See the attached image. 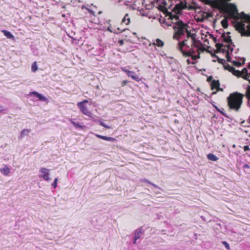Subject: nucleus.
Masks as SVG:
<instances>
[{
	"instance_id": "0eeeda50",
	"label": "nucleus",
	"mask_w": 250,
	"mask_h": 250,
	"mask_svg": "<svg viewBox=\"0 0 250 250\" xmlns=\"http://www.w3.org/2000/svg\"><path fill=\"white\" fill-rule=\"evenodd\" d=\"M122 69L127 74L128 77H131L133 80L137 82H139L141 81V79L135 74L134 72L127 70L124 69Z\"/></svg>"
},
{
	"instance_id": "7c9ffc66",
	"label": "nucleus",
	"mask_w": 250,
	"mask_h": 250,
	"mask_svg": "<svg viewBox=\"0 0 250 250\" xmlns=\"http://www.w3.org/2000/svg\"><path fill=\"white\" fill-rule=\"evenodd\" d=\"M212 105L217 111H220V109L217 106L214 104H212Z\"/></svg>"
},
{
	"instance_id": "473e14b6",
	"label": "nucleus",
	"mask_w": 250,
	"mask_h": 250,
	"mask_svg": "<svg viewBox=\"0 0 250 250\" xmlns=\"http://www.w3.org/2000/svg\"><path fill=\"white\" fill-rule=\"evenodd\" d=\"M119 43L120 45H123V44H124L123 40H120L119 42Z\"/></svg>"
},
{
	"instance_id": "2f4dec72",
	"label": "nucleus",
	"mask_w": 250,
	"mask_h": 250,
	"mask_svg": "<svg viewBox=\"0 0 250 250\" xmlns=\"http://www.w3.org/2000/svg\"><path fill=\"white\" fill-rule=\"evenodd\" d=\"M219 112H220V113L222 115H223V116H225V117H226V116H226V114H225V113L223 111H222L221 110H220V111H219Z\"/></svg>"
},
{
	"instance_id": "a211bd4d",
	"label": "nucleus",
	"mask_w": 250,
	"mask_h": 250,
	"mask_svg": "<svg viewBox=\"0 0 250 250\" xmlns=\"http://www.w3.org/2000/svg\"><path fill=\"white\" fill-rule=\"evenodd\" d=\"M207 158L208 160L212 161H216L218 160V158L212 153H209L207 155Z\"/></svg>"
},
{
	"instance_id": "37998d69",
	"label": "nucleus",
	"mask_w": 250,
	"mask_h": 250,
	"mask_svg": "<svg viewBox=\"0 0 250 250\" xmlns=\"http://www.w3.org/2000/svg\"><path fill=\"white\" fill-rule=\"evenodd\" d=\"M216 92H213L212 93V94H216Z\"/></svg>"
},
{
	"instance_id": "b1692460",
	"label": "nucleus",
	"mask_w": 250,
	"mask_h": 250,
	"mask_svg": "<svg viewBox=\"0 0 250 250\" xmlns=\"http://www.w3.org/2000/svg\"><path fill=\"white\" fill-rule=\"evenodd\" d=\"M125 30V29L121 30L119 28H113V30L111 31V33H114L115 34H119L121 33L122 31Z\"/></svg>"
},
{
	"instance_id": "f704fd0d",
	"label": "nucleus",
	"mask_w": 250,
	"mask_h": 250,
	"mask_svg": "<svg viewBox=\"0 0 250 250\" xmlns=\"http://www.w3.org/2000/svg\"><path fill=\"white\" fill-rule=\"evenodd\" d=\"M142 181H143V182H145L147 183H148V184L150 183V182H149L148 180L146 179H143Z\"/></svg>"
},
{
	"instance_id": "4c0bfd02",
	"label": "nucleus",
	"mask_w": 250,
	"mask_h": 250,
	"mask_svg": "<svg viewBox=\"0 0 250 250\" xmlns=\"http://www.w3.org/2000/svg\"><path fill=\"white\" fill-rule=\"evenodd\" d=\"M3 110L4 109L3 106L0 105V112L3 111Z\"/></svg>"
},
{
	"instance_id": "aec40b11",
	"label": "nucleus",
	"mask_w": 250,
	"mask_h": 250,
	"mask_svg": "<svg viewBox=\"0 0 250 250\" xmlns=\"http://www.w3.org/2000/svg\"><path fill=\"white\" fill-rule=\"evenodd\" d=\"M30 130L28 129H23L21 133V135L20 136V138H22L25 136L28 135V133L30 132Z\"/></svg>"
},
{
	"instance_id": "c9c22d12",
	"label": "nucleus",
	"mask_w": 250,
	"mask_h": 250,
	"mask_svg": "<svg viewBox=\"0 0 250 250\" xmlns=\"http://www.w3.org/2000/svg\"><path fill=\"white\" fill-rule=\"evenodd\" d=\"M149 184L151 185L152 186H153L155 188H158V186L153 183H152L150 182V183H149Z\"/></svg>"
},
{
	"instance_id": "ddd939ff",
	"label": "nucleus",
	"mask_w": 250,
	"mask_h": 250,
	"mask_svg": "<svg viewBox=\"0 0 250 250\" xmlns=\"http://www.w3.org/2000/svg\"><path fill=\"white\" fill-rule=\"evenodd\" d=\"M31 94L35 95L40 100L42 101H46L47 100V99L45 96H44L42 94L38 93L37 92L34 91L31 92Z\"/></svg>"
},
{
	"instance_id": "e433bc0d",
	"label": "nucleus",
	"mask_w": 250,
	"mask_h": 250,
	"mask_svg": "<svg viewBox=\"0 0 250 250\" xmlns=\"http://www.w3.org/2000/svg\"><path fill=\"white\" fill-rule=\"evenodd\" d=\"M107 30L111 33V31L113 30V28L111 29L110 27H108L107 28Z\"/></svg>"
},
{
	"instance_id": "c756f323",
	"label": "nucleus",
	"mask_w": 250,
	"mask_h": 250,
	"mask_svg": "<svg viewBox=\"0 0 250 250\" xmlns=\"http://www.w3.org/2000/svg\"><path fill=\"white\" fill-rule=\"evenodd\" d=\"M244 150L245 151H246L250 150V148L249 147V146H244Z\"/></svg>"
},
{
	"instance_id": "58836bf2",
	"label": "nucleus",
	"mask_w": 250,
	"mask_h": 250,
	"mask_svg": "<svg viewBox=\"0 0 250 250\" xmlns=\"http://www.w3.org/2000/svg\"><path fill=\"white\" fill-rule=\"evenodd\" d=\"M244 167L245 168H246V167H247V168H248V167H249V165H248L247 164H246V165H244Z\"/></svg>"
},
{
	"instance_id": "4be33fe9",
	"label": "nucleus",
	"mask_w": 250,
	"mask_h": 250,
	"mask_svg": "<svg viewBox=\"0 0 250 250\" xmlns=\"http://www.w3.org/2000/svg\"><path fill=\"white\" fill-rule=\"evenodd\" d=\"M31 70L33 72H35L38 70V66L36 62H34L32 64Z\"/></svg>"
},
{
	"instance_id": "72a5a7b5",
	"label": "nucleus",
	"mask_w": 250,
	"mask_h": 250,
	"mask_svg": "<svg viewBox=\"0 0 250 250\" xmlns=\"http://www.w3.org/2000/svg\"><path fill=\"white\" fill-rule=\"evenodd\" d=\"M80 103H82V104H85V103H87L88 101L87 100H84L83 102H81Z\"/></svg>"
},
{
	"instance_id": "9b49d317",
	"label": "nucleus",
	"mask_w": 250,
	"mask_h": 250,
	"mask_svg": "<svg viewBox=\"0 0 250 250\" xmlns=\"http://www.w3.org/2000/svg\"><path fill=\"white\" fill-rule=\"evenodd\" d=\"M142 234V232L141 231V229H138L135 230L134 233V238L133 243L136 244V240L139 239Z\"/></svg>"
},
{
	"instance_id": "1a4fd4ad",
	"label": "nucleus",
	"mask_w": 250,
	"mask_h": 250,
	"mask_svg": "<svg viewBox=\"0 0 250 250\" xmlns=\"http://www.w3.org/2000/svg\"><path fill=\"white\" fill-rule=\"evenodd\" d=\"M223 38V40L225 42L228 43V49H230L231 51H232L233 49L230 48V44H232L231 40L230 39V37L229 35H223L222 36Z\"/></svg>"
},
{
	"instance_id": "4468645a",
	"label": "nucleus",
	"mask_w": 250,
	"mask_h": 250,
	"mask_svg": "<svg viewBox=\"0 0 250 250\" xmlns=\"http://www.w3.org/2000/svg\"><path fill=\"white\" fill-rule=\"evenodd\" d=\"M0 172L4 175H8L10 172V169L6 166L2 168H0Z\"/></svg>"
},
{
	"instance_id": "393cba45",
	"label": "nucleus",
	"mask_w": 250,
	"mask_h": 250,
	"mask_svg": "<svg viewBox=\"0 0 250 250\" xmlns=\"http://www.w3.org/2000/svg\"><path fill=\"white\" fill-rule=\"evenodd\" d=\"M221 23L222 24V26L224 28H227L228 27V21L226 19L223 20L221 21Z\"/></svg>"
},
{
	"instance_id": "423d86ee",
	"label": "nucleus",
	"mask_w": 250,
	"mask_h": 250,
	"mask_svg": "<svg viewBox=\"0 0 250 250\" xmlns=\"http://www.w3.org/2000/svg\"><path fill=\"white\" fill-rule=\"evenodd\" d=\"M77 106L79 108L80 111L84 115L87 116L88 117H91L92 116V113L87 107L82 104V103H78Z\"/></svg>"
},
{
	"instance_id": "f8f14e48",
	"label": "nucleus",
	"mask_w": 250,
	"mask_h": 250,
	"mask_svg": "<svg viewBox=\"0 0 250 250\" xmlns=\"http://www.w3.org/2000/svg\"><path fill=\"white\" fill-rule=\"evenodd\" d=\"M219 85L220 83L218 81L213 80L211 83V89L213 90L214 89H216L217 91L221 90V89L219 87Z\"/></svg>"
},
{
	"instance_id": "20e7f679",
	"label": "nucleus",
	"mask_w": 250,
	"mask_h": 250,
	"mask_svg": "<svg viewBox=\"0 0 250 250\" xmlns=\"http://www.w3.org/2000/svg\"><path fill=\"white\" fill-rule=\"evenodd\" d=\"M244 95L238 92L230 94L227 98L228 105L230 110L239 112L243 103Z\"/></svg>"
},
{
	"instance_id": "bb28decb",
	"label": "nucleus",
	"mask_w": 250,
	"mask_h": 250,
	"mask_svg": "<svg viewBox=\"0 0 250 250\" xmlns=\"http://www.w3.org/2000/svg\"><path fill=\"white\" fill-rule=\"evenodd\" d=\"M100 125L106 128H110V127L108 125H105L104 122H103L102 121H100Z\"/></svg>"
},
{
	"instance_id": "a19ab883",
	"label": "nucleus",
	"mask_w": 250,
	"mask_h": 250,
	"mask_svg": "<svg viewBox=\"0 0 250 250\" xmlns=\"http://www.w3.org/2000/svg\"><path fill=\"white\" fill-rule=\"evenodd\" d=\"M201 218H202V219L203 220H204V221H205V220H205V217H203V216H201Z\"/></svg>"
},
{
	"instance_id": "c85d7f7f",
	"label": "nucleus",
	"mask_w": 250,
	"mask_h": 250,
	"mask_svg": "<svg viewBox=\"0 0 250 250\" xmlns=\"http://www.w3.org/2000/svg\"><path fill=\"white\" fill-rule=\"evenodd\" d=\"M128 83V81L126 80H124L122 82V86H125Z\"/></svg>"
},
{
	"instance_id": "79ce46f5",
	"label": "nucleus",
	"mask_w": 250,
	"mask_h": 250,
	"mask_svg": "<svg viewBox=\"0 0 250 250\" xmlns=\"http://www.w3.org/2000/svg\"><path fill=\"white\" fill-rule=\"evenodd\" d=\"M223 62H225V60H221V62H220L221 63H223Z\"/></svg>"
},
{
	"instance_id": "6ab92c4d",
	"label": "nucleus",
	"mask_w": 250,
	"mask_h": 250,
	"mask_svg": "<svg viewBox=\"0 0 250 250\" xmlns=\"http://www.w3.org/2000/svg\"><path fill=\"white\" fill-rule=\"evenodd\" d=\"M122 22L128 25L130 23V19L127 14H125L124 18L122 20Z\"/></svg>"
},
{
	"instance_id": "412c9836",
	"label": "nucleus",
	"mask_w": 250,
	"mask_h": 250,
	"mask_svg": "<svg viewBox=\"0 0 250 250\" xmlns=\"http://www.w3.org/2000/svg\"><path fill=\"white\" fill-rule=\"evenodd\" d=\"M145 6L146 9L149 10L152 9L154 6H155V4L154 1L148 4H145Z\"/></svg>"
},
{
	"instance_id": "6e6552de",
	"label": "nucleus",
	"mask_w": 250,
	"mask_h": 250,
	"mask_svg": "<svg viewBox=\"0 0 250 250\" xmlns=\"http://www.w3.org/2000/svg\"><path fill=\"white\" fill-rule=\"evenodd\" d=\"M226 56H227L228 61L231 62L233 65L236 66L237 67H239V66H241L244 63V61H243V60H242V62H241L240 61H238L237 60L231 61V58L229 56V51H227Z\"/></svg>"
},
{
	"instance_id": "c03bdc74",
	"label": "nucleus",
	"mask_w": 250,
	"mask_h": 250,
	"mask_svg": "<svg viewBox=\"0 0 250 250\" xmlns=\"http://www.w3.org/2000/svg\"><path fill=\"white\" fill-rule=\"evenodd\" d=\"M122 0H118V2H120Z\"/></svg>"
},
{
	"instance_id": "ea45409f",
	"label": "nucleus",
	"mask_w": 250,
	"mask_h": 250,
	"mask_svg": "<svg viewBox=\"0 0 250 250\" xmlns=\"http://www.w3.org/2000/svg\"><path fill=\"white\" fill-rule=\"evenodd\" d=\"M187 61L188 64H190L191 63V62H190V60L189 59H188Z\"/></svg>"
},
{
	"instance_id": "39448f33",
	"label": "nucleus",
	"mask_w": 250,
	"mask_h": 250,
	"mask_svg": "<svg viewBox=\"0 0 250 250\" xmlns=\"http://www.w3.org/2000/svg\"><path fill=\"white\" fill-rule=\"evenodd\" d=\"M50 170L49 169L46 168L45 167H41L39 170V177L43 179L44 180L48 181L50 180V178L49 177Z\"/></svg>"
},
{
	"instance_id": "9d476101",
	"label": "nucleus",
	"mask_w": 250,
	"mask_h": 250,
	"mask_svg": "<svg viewBox=\"0 0 250 250\" xmlns=\"http://www.w3.org/2000/svg\"><path fill=\"white\" fill-rule=\"evenodd\" d=\"M69 122L77 128L83 129L84 127L83 124L80 122H76L73 119H70Z\"/></svg>"
},
{
	"instance_id": "5701e85b",
	"label": "nucleus",
	"mask_w": 250,
	"mask_h": 250,
	"mask_svg": "<svg viewBox=\"0 0 250 250\" xmlns=\"http://www.w3.org/2000/svg\"><path fill=\"white\" fill-rule=\"evenodd\" d=\"M216 46L219 50H222L223 51H226L227 49H224V45L222 43H216Z\"/></svg>"
},
{
	"instance_id": "dca6fc26",
	"label": "nucleus",
	"mask_w": 250,
	"mask_h": 250,
	"mask_svg": "<svg viewBox=\"0 0 250 250\" xmlns=\"http://www.w3.org/2000/svg\"><path fill=\"white\" fill-rule=\"evenodd\" d=\"M2 32L8 39H13L14 38V36L8 31L3 30Z\"/></svg>"
},
{
	"instance_id": "f03ea898",
	"label": "nucleus",
	"mask_w": 250,
	"mask_h": 250,
	"mask_svg": "<svg viewBox=\"0 0 250 250\" xmlns=\"http://www.w3.org/2000/svg\"><path fill=\"white\" fill-rule=\"evenodd\" d=\"M228 16L232 20V23L236 29L241 33L242 36H250V17L244 12L238 11H226ZM226 69L231 72L234 75L241 76L250 83V66L248 69L244 68L241 71L235 70L229 64L224 65ZM246 96L248 99V104L250 107V86H248Z\"/></svg>"
},
{
	"instance_id": "7ed1b4c3",
	"label": "nucleus",
	"mask_w": 250,
	"mask_h": 250,
	"mask_svg": "<svg viewBox=\"0 0 250 250\" xmlns=\"http://www.w3.org/2000/svg\"><path fill=\"white\" fill-rule=\"evenodd\" d=\"M154 3L156 7L160 11L165 12L167 8L170 7L172 5H175L173 9L180 12L183 9H188L189 10H196V9H200V6L195 2L192 1L190 2V0H188L182 1L181 0H155Z\"/></svg>"
},
{
	"instance_id": "a878e982",
	"label": "nucleus",
	"mask_w": 250,
	"mask_h": 250,
	"mask_svg": "<svg viewBox=\"0 0 250 250\" xmlns=\"http://www.w3.org/2000/svg\"><path fill=\"white\" fill-rule=\"evenodd\" d=\"M57 182H58V179L55 178L54 182L52 184V187H53L54 188H56L57 187Z\"/></svg>"
},
{
	"instance_id": "f3484780",
	"label": "nucleus",
	"mask_w": 250,
	"mask_h": 250,
	"mask_svg": "<svg viewBox=\"0 0 250 250\" xmlns=\"http://www.w3.org/2000/svg\"><path fill=\"white\" fill-rule=\"evenodd\" d=\"M154 45L162 47L164 45V42L160 39H157L153 43Z\"/></svg>"
},
{
	"instance_id": "f257e3e1",
	"label": "nucleus",
	"mask_w": 250,
	"mask_h": 250,
	"mask_svg": "<svg viewBox=\"0 0 250 250\" xmlns=\"http://www.w3.org/2000/svg\"><path fill=\"white\" fill-rule=\"evenodd\" d=\"M178 19L177 16H174L171 18L175 32L173 38L178 41L183 39L177 44V49L184 56H190L192 60H196L200 58L199 50L201 49L202 43L196 40L195 33L189 31L188 25Z\"/></svg>"
},
{
	"instance_id": "cd10ccee",
	"label": "nucleus",
	"mask_w": 250,
	"mask_h": 250,
	"mask_svg": "<svg viewBox=\"0 0 250 250\" xmlns=\"http://www.w3.org/2000/svg\"><path fill=\"white\" fill-rule=\"evenodd\" d=\"M223 244L225 245V247L228 249H229V244L226 241H223Z\"/></svg>"
},
{
	"instance_id": "2eb2a0df",
	"label": "nucleus",
	"mask_w": 250,
	"mask_h": 250,
	"mask_svg": "<svg viewBox=\"0 0 250 250\" xmlns=\"http://www.w3.org/2000/svg\"><path fill=\"white\" fill-rule=\"evenodd\" d=\"M96 136L98 138L102 139L105 140V141L114 142L116 140L115 138L111 137L104 136H102V135H98V134H96Z\"/></svg>"
}]
</instances>
